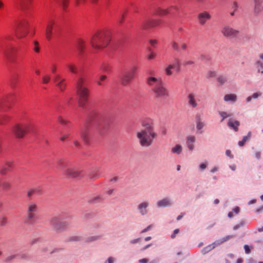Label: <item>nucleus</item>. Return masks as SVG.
Here are the masks:
<instances>
[{
  "instance_id": "obj_59",
  "label": "nucleus",
  "mask_w": 263,
  "mask_h": 263,
  "mask_svg": "<svg viewBox=\"0 0 263 263\" xmlns=\"http://www.w3.org/2000/svg\"><path fill=\"white\" fill-rule=\"evenodd\" d=\"M149 43L153 47H155V46L157 44V41L156 40H149Z\"/></svg>"
},
{
  "instance_id": "obj_39",
  "label": "nucleus",
  "mask_w": 263,
  "mask_h": 263,
  "mask_svg": "<svg viewBox=\"0 0 263 263\" xmlns=\"http://www.w3.org/2000/svg\"><path fill=\"white\" fill-rule=\"evenodd\" d=\"M100 173H99L98 171H95L89 175V177L91 179H95L99 177Z\"/></svg>"
},
{
  "instance_id": "obj_41",
  "label": "nucleus",
  "mask_w": 263,
  "mask_h": 263,
  "mask_svg": "<svg viewBox=\"0 0 263 263\" xmlns=\"http://www.w3.org/2000/svg\"><path fill=\"white\" fill-rule=\"evenodd\" d=\"M11 186V184L8 181H4L2 183V187L3 190H6L9 189Z\"/></svg>"
},
{
  "instance_id": "obj_26",
  "label": "nucleus",
  "mask_w": 263,
  "mask_h": 263,
  "mask_svg": "<svg viewBox=\"0 0 263 263\" xmlns=\"http://www.w3.org/2000/svg\"><path fill=\"white\" fill-rule=\"evenodd\" d=\"M217 245V243L215 241L214 243H213L212 244H211V245L204 247V248H203L201 250V253L203 254H205L206 253H208L210 251L214 249L215 248V246Z\"/></svg>"
},
{
  "instance_id": "obj_64",
  "label": "nucleus",
  "mask_w": 263,
  "mask_h": 263,
  "mask_svg": "<svg viewBox=\"0 0 263 263\" xmlns=\"http://www.w3.org/2000/svg\"><path fill=\"white\" fill-rule=\"evenodd\" d=\"M259 57L262 60V62L261 63H260V62H257V63L258 64H260L261 66L263 67V53L260 54Z\"/></svg>"
},
{
  "instance_id": "obj_55",
  "label": "nucleus",
  "mask_w": 263,
  "mask_h": 263,
  "mask_svg": "<svg viewBox=\"0 0 263 263\" xmlns=\"http://www.w3.org/2000/svg\"><path fill=\"white\" fill-rule=\"evenodd\" d=\"M34 45H35V47L33 48L34 50L36 52H39L40 51V48L39 47L38 42L36 41L34 42Z\"/></svg>"
},
{
  "instance_id": "obj_54",
  "label": "nucleus",
  "mask_w": 263,
  "mask_h": 263,
  "mask_svg": "<svg viewBox=\"0 0 263 263\" xmlns=\"http://www.w3.org/2000/svg\"><path fill=\"white\" fill-rule=\"evenodd\" d=\"M238 7L239 5L238 3L237 2H233L232 4V9L235 10V11H237Z\"/></svg>"
},
{
  "instance_id": "obj_16",
  "label": "nucleus",
  "mask_w": 263,
  "mask_h": 263,
  "mask_svg": "<svg viewBox=\"0 0 263 263\" xmlns=\"http://www.w3.org/2000/svg\"><path fill=\"white\" fill-rule=\"evenodd\" d=\"M172 205L171 200L170 198L166 197L159 200L157 202V206L158 208H164L171 206Z\"/></svg>"
},
{
  "instance_id": "obj_48",
  "label": "nucleus",
  "mask_w": 263,
  "mask_h": 263,
  "mask_svg": "<svg viewBox=\"0 0 263 263\" xmlns=\"http://www.w3.org/2000/svg\"><path fill=\"white\" fill-rule=\"evenodd\" d=\"M33 191L35 195H40L42 193V189L40 187L33 188Z\"/></svg>"
},
{
  "instance_id": "obj_27",
  "label": "nucleus",
  "mask_w": 263,
  "mask_h": 263,
  "mask_svg": "<svg viewBox=\"0 0 263 263\" xmlns=\"http://www.w3.org/2000/svg\"><path fill=\"white\" fill-rule=\"evenodd\" d=\"M76 47L80 53L83 52V49L85 48V42L82 40H78Z\"/></svg>"
},
{
  "instance_id": "obj_7",
  "label": "nucleus",
  "mask_w": 263,
  "mask_h": 263,
  "mask_svg": "<svg viewBox=\"0 0 263 263\" xmlns=\"http://www.w3.org/2000/svg\"><path fill=\"white\" fill-rule=\"evenodd\" d=\"M37 211V206L36 203L31 202L27 204L26 221L28 224H33V219Z\"/></svg>"
},
{
  "instance_id": "obj_9",
  "label": "nucleus",
  "mask_w": 263,
  "mask_h": 263,
  "mask_svg": "<svg viewBox=\"0 0 263 263\" xmlns=\"http://www.w3.org/2000/svg\"><path fill=\"white\" fill-rule=\"evenodd\" d=\"M50 223L52 228L56 231H62L66 229L67 223L61 221L57 217H53L50 220Z\"/></svg>"
},
{
  "instance_id": "obj_33",
  "label": "nucleus",
  "mask_w": 263,
  "mask_h": 263,
  "mask_svg": "<svg viewBox=\"0 0 263 263\" xmlns=\"http://www.w3.org/2000/svg\"><path fill=\"white\" fill-rule=\"evenodd\" d=\"M219 115L222 118L221 122H222L226 118H227L228 117H230L233 115V114L231 113H229L226 111H219Z\"/></svg>"
},
{
  "instance_id": "obj_60",
  "label": "nucleus",
  "mask_w": 263,
  "mask_h": 263,
  "mask_svg": "<svg viewBox=\"0 0 263 263\" xmlns=\"http://www.w3.org/2000/svg\"><path fill=\"white\" fill-rule=\"evenodd\" d=\"M179 232V230L178 229H175L173 233L171 235V238L173 239L176 236V235Z\"/></svg>"
},
{
  "instance_id": "obj_20",
  "label": "nucleus",
  "mask_w": 263,
  "mask_h": 263,
  "mask_svg": "<svg viewBox=\"0 0 263 263\" xmlns=\"http://www.w3.org/2000/svg\"><path fill=\"white\" fill-rule=\"evenodd\" d=\"M227 124L230 128L236 132L238 130V126L240 125V122L237 120L229 119Z\"/></svg>"
},
{
  "instance_id": "obj_8",
  "label": "nucleus",
  "mask_w": 263,
  "mask_h": 263,
  "mask_svg": "<svg viewBox=\"0 0 263 263\" xmlns=\"http://www.w3.org/2000/svg\"><path fill=\"white\" fill-rule=\"evenodd\" d=\"M28 23L25 20L20 21L14 28L15 33L18 37L26 35L27 32Z\"/></svg>"
},
{
  "instance_id": "obj_42",
  "label": "nucleus",
  "mask_w": 263,
  "mask_h": 263,
  "mask_svg": "<svg viewBox=\"0 0 263 263\" xmlns=\"http://www.w3.org/2000/svg\"><path fill=\"white\" fill-rule=\"evenodd\" d=\"M82 239V237L80 236H73L68 238V241H79Z\"/></svg>"
},
{
  "instance_id": "obj_35",
  "label": "nucleus",
  "mask_w": 263,
  "mask_h": 263,
  "mask_svg": "<svg viewBox=\"0 0 263 263\" xmlns=\"http://www.w3.org/2000/svg\"><path fill=\"white\" fill-rule=\"evenodd\" d=\"M103 236L102 235H95V236H92L88 237L87 238L86 241V242H90L93 241L98 240L100 239Z\"/></svg>"
},
{
  "instance_id": "obj_43",
  "label": "nucleus",
  "mask_w": 263,
  "mask_h": 263,
  "mask_svg": "<svg viewBox=\"0 0 263 263\" xmlns=\"http://www.w3.org/2000/svg\"><path fill=\"white\" fill-rule=\"evenodd\" d=\"M171 45H172V47L173 49L175 51H179L180 50L179 46L176 42L173 41L171 43Z\"/></svg>"
},
{
  "instance_id": "obj_58",
  "label": "nucleus",
  "mask_w": 263,
  "mask_h": 263,
  "mask_svg": "<svg viewBox=\"0 0 263 263\" xmlns=\"http://www.w3.org/2000/svg\"><path fill=\"white\" fill-rule=\"evenodd\" d=\"M243 224H244L243 222H241L239 224H236V225L234 226V227H233V229L234 230H236L238 229H239V228H240L241 227L243 226Z\"/></svg>"
},
{
  "instance_id": "obj_2",
  "label": "nucleus",
  "mask_w": 263,
  "mask_h": 263,
  "mask_svg": "<svg viewBox=\"0 0 263 263\" xmlns=\"http://www.w3.org/2000/svg\"><path fill=\"white\" fill-rule=\"evenodd\" d=\"M146 83L149 86H153L152 91L156 98H165L168 96L167 89L162 83L154 77H149L146 79Z\"/></svg>"
},
{
  "instance_id": "obj_52",
  "label": "nucleus",
  "mask_w": 263,
  "mask_h": 263,
  "mask_svg": "<svg viewBox=\"0 0 263 263\" xmlns=\"http://www.w3.org/2000/svg\"><path fill=\"white\" fill-rule=\"evenodd\" d=\"M33 195H35L34 194V191H33V189H31L30 190H29L27 192V197L29 198H31V196Z\"/></svg>"
},
{
  "instance_id": "obj_1",
  "label": "nucleus",
  "mask_w": 263,
  "mask_h": 263,
  "mask_svg": "<svg viewBox=\"0 0 263 263\" xmlns=\"http://www.w3.org/2000/svg\"><path fill=\"white\" fill-rule=\"evenodd\" d=\"M142 126L144 128L137 133V137L142 146L148 147L153 144L157 134L155 132L152 123L144 122Z\"/></svg>"
},
{
  "instance_id": "obj_4",
  "label": "nucleus",
  "mask_w": 263,
  "mask_h": 263,
  "mask_svg": "<svg viewBox=\"0 0 263 263\" xmlns=\"http://www.w3.org/2000/svg\"><path fill=\"white\" fill-rule=\"evenodd\" d=\"M85 79L80 77L76 83V93L78 97L79 106L83 107L86 104L89 93V89L84 86Z\"/></svg>"
},
{
  "instance_id": "obj_46",
  "label": "nucleus",
  "mask_w": 263,
  "mask_h": 263,
  "mask_svg": "<svg viewBox=\"0 0 263 263\" xmlns=\"http://www.w3.org/2000/svg\"><path fill=\"white\" fill-rule=\"evenodd\" d=\"M7 223V218L6 216H3L0 217V225L1 226H5Z\"/></svg>"
},
{
  "instance_id": "obj_56",
  "label": "nucleus",
  "mask_w": 263,
  "mask_h": 263,
  "mask_svg": "<svg viewBox=\"0 0 263 263\" xmlns=\"http://www.w3.org/2000/svg\"><path fill=\"white\" fill-rule=\"evenodd\" d=\"M244 249L246 254H249L251 252V250L248 245H245L244 246Z\"/></svg>"
},
{
  "instance_id": "obj_37",
  "label": "nucleus",
  "mask_w": 263,
  "mask_h": 263,
  "mask_svg": "<svg viewBox=\"0 0 263 263\" xmlns=\"http://www.w3.org/2000/svg\"><path fill=\"white\" fill-rule=\"evenodd\" d=\"M58 167L60 169H62L64 167L67 168L68 166V163L67 162H66L65 161H63L62 160H59L58 161Z\"/></svg>"
},
{
  "instance_id": "obj_40",
  "label": "nucleus",
  "mask_w": 263,
  "mask_h": 263,
  "mask_svg": "<svg viewBox=\"0 0 263 263\" xmlns=\"http://www.w3.org/2000/svg\"><path fill=\"white\" fill-rule=\"evenodd\" d=\"M107 76L105 75H101L100 76L99 80L97 82L98 85H101L103 84V82L107 80Z\"/></svg>"
},
{
  "instance_id": "obj_10",
  "label": "nucleus",
  "mask_w": 263,
  "mask_h": 263,
  "mask_svg": "<svg viewBox=\"0 0 263 263\" xmlns=\"http://www.w3.org/2000/svg\"><path fill=\"white\" fill-rule=\"evenodd\" d=\"M82 171L74 167L68 166L64 170L63 174L67 178H76L81 176Z\"/></svg>"
},
{
  "instance_id": "obj_25",
  "label": "nucleus",
  "mask_w": 263,
  "mask_h": 263,
  "mask_svg": "<svg viewBox=\"0 0 263 263\" xmlns=\"http://www.w3.org/2000/svg\"><path fill=\"white\" fill-rule=\"evenodd\" d=\"M32 0H21L20 2V7L22 10H25L29 8V6L31 5Z\"/></svg>"
},
{
  "instance_id": "obj_13",
  "label": "nucleus",
  "mask_w": 263,
  "mask_h": 263,
  "mask_svg": "<svg viewBox=\"0 0 263 263\" xmlns=\"http://www.w3.org/2000/svg\"><path fill=\"white\" fill-rule=\"evenodd\" d=\"M211 18V15L208 11H203L197 15L198 23L200 25H204Z\"/></svg>"
},
{
  "instance_id": "obj_45",
  "label": "nucleus",
  "mask_w": 263,
  "mask_h": 263,
  "mask_svg": "<svg viewBox=\"0 0 263 263\" xmlns=\"http://www.w3.org/2000/svg\"><path fill=\"white\" fill-rule=\"evenodd\" d=\"M16 255H10L8 256L4 260V261L6 263H9L11 262L13 259H15Z\"/></svg>"
},
{
  "instance_id": "obj_53",
  "label": "nucleus",
  "mask_w": 263,
  "mask_h": 263,
  "mask_svg": "<svg viewBox=\"0 0 263 263\" xmlns=\"http://www.w3.org/2000/svg\"><path fill=\"white\" fill-rule=\"evenodd\" d=\"M180 50H185L187 47V44L185 43H181L180 44V46L179 47Z\"/></svg>"
},
{
  "instance_id": "obj_17",
  "label": "nucleus",
  "mask_w": 263,
  "mask_h": 263,
  "mask_svg": "<svg viewBox=\"0 0 263 263\" xmlns=\"http://www.w3.org/2000/svg\"><path fill=\"white\" fill-rule=\"evenodd\" d=\"M254 11L255 14H258L263 11V1H253Z\"/></svg>"
},
{
  "instance_id": "obj_51",
  "label": "nucleus",
  "mask_w": 263,
  "mask_h": 263,
  "mask_svg": "<svg viewBox=\"0 0 263 263\" xmlns=\"http://www.w3.org/2000/svg\"><path fill=\"white\" fill-rule=\"evenodd\" d=\"M58 121L63 125L66 124L68 122L67 120L63 119L61 117H59Z\"/></svg>"
},
{
  "instance_id": "obj_29",
  "label": "nucleus",
  "mask_w": 263,
  "mask_h": 263,
  "mask_svg": "<svg viewBox=\"0 0 263 263\" xmlns=\"http://www.w3.org/2000/svg\"><path fill=\"white\" fill-rule=\"evenodd\" d=\"M174 8L173 7L170 8L168 9H164L161 8H159L156 12V13L160 16H163L166 15L168 13L171 12V10Z\"/></svg>"
},
{
  "instance_id": "obj_34",
  "label": "nucleus",
  "mask_w": 263,
  "mask_h": 263,
  "mask_svg": "<svg viewBox=\"0 0 263 263\" xmlns=\"http://www.w3.org/2000/svg\"><path fill=\"white\" fill-rule=\"evenodd\" d=\"M251 136V132H249L248 133V135L247 136L243 137L242 140L239 141V142H238L239 146H243L244 144H245V143L246 142V141L250 138Z\"/></svg>"
},
{
  "instance_id": "obj_32",
  "label": "nucleus",
  "mask_w": 263,
  "mask_h": 263,
  "mask_svg": "<svg viewBox=\"0 0 263 263\" xmlns=\"http://www.w3.org/2000/svg\"><path fill=\"white\" fill-rule=\"evenodd\" d=\"M196 128L198 130L201 129L204 126V124L201 120L199 116H197L196 117Z\"/></svg>"
},
{
  "instance_id": "obj_6",
  "label": "nucleus",
  "mask_w": 263,
  "mask_h": 263,
  "mask_svg": "<svg viewBox=\"0 0 263 263\" xmlns=\"http://www.w3.org/2000/svg\"><path fill=\"white\" fill-rule=\"evenodd\" d=\"M137 67L135 66L132 67L128 71H125L121 77V83L123 86H127L134 78Z\"/></svg>"
},
{
  "instance_id": "obj_23",
  "label": "nucleus",
  "mask_w": 263,
  "mask_h": 263,
  "mask_svg": "<svg viewBox=\"0 0 263 263\" xmlns=\"http://www.w3.org/2000/svg\"><path fill=\"white\" fill-rule=\"evenodd\" d=\"M89 130L88 127H85L81 132V137L82 139L85 142H88L89 141Z\"/></svg>"
},
{
  "instance_id": "obj_15",
  "label": "nucleus",
  "mask_w": 263,
  "mask_h": 263,
  "mask_svg": "<svg viewBox=\"0 0 263 263\" xmlns=\"http://www.w3.org/2000/svg\"><path fill=\"white\" fill-rule=\"evenodd\" d=\"M54 81L56 82V86L61 91H63L65 89L66 84L65 83L64 79H60V76L58 75L55 77Z\"/></svg>"
},
{
  "instance_id": "obj_28",
  "label": "nucleus",
  "mask_w": 263,
  "mask_h": 263,
  "mask_svg": "<svg viewBox=\"0 0 263 263\" xmlns=\"http://www.w3.org/2000/svg\"><path fill=\"white\" fill-rule=\"evenodd\" d=\"M176 67V65L175 64H169L167 67H166L164 69L165 74L167 76H170L173 74L172 69Z\"/></svg>"
},
{
  "instance_id": "obj_18",
  "label": "nucleus",
  "mask_w": 263,
  "mask_h": 263,
  "mask_svg": "<svg viewBox=\"0 0 263 263\" xmlns=\"http://www.w3.org/2000/svg\"><path fill=\"white\" fill-rule=\"evenodd\" d=\"M196 95L193 93H190L187 96L188 103L190 106L193 108H196L198 106V103L196 101Z\"/></svg>"
},
{
  "instance_id": "obj_12",
  "label": "nucleus",
  "mask_w": 263,
  "mask_h": 263,
  "mask_svg": "<svg viewBox=\"0 0 263 263\" xmlns=\"http://www.w3.org/2000/svg\"><path fill=\"white\" fill-rule=\"evenodd\" d=\"M161 23L160 20L146 19L141 23V27L143 29H147L159 26Z\"/></svg>"
},
{
  "instance_id": "obj_14",
  "label": "nucleus",
  "mask_w": 263,
  "mask_h": 263,
  "mask_svg": "<svg viewBox=\"0 0 263 263\" xmlns=\"http://www.w3.org/2000/svg\"><path fill=\"white\" fill-rule=\"evenodd\" d=\"M149 205V203L147 201H143L139 203L137 206V209L139 213L141 215H145L147 214V208Z\"/></svg>"
},
{
  "instance_id": "obj_57",
  "label": "nucleus",
  "mask_w": 263,
  "mask_h": 263,
  "mask_svg": "<svg viewBox=\"0 0 263 263\" xmlns=\"http://www.w3.org/2000/svg\"><path fill=\"white\" fill-rule=\"evenodd\" d=\"M195 64V62L193 61L189 60L184 62V65L185 66L187 65H193Z\"/></svg>"
},
{
  "instance_id": "obj_49",
  "label": "nucleus",
  "mask_w": 263,
  "mask_h": 263,
  "mask_svg": "<svg viewBox=\"0 0 263 263\" xmlns=\"http://www.w3.org/2000/svg\"><path fill=\"white\" fill-rule=\"evenodd\" d=\"M216 72L213 71H209L206 73V77L207 78H212L216 76Z\"/></svg>"
},
{
  "instance_id": "obj_21",
  "label": "nucleus",
  "mask_w": 263,
  "mask_h": 263,
  "mask_svg": "<svg viewBox=\"0 0 263 263\" xmlns=\"http://www.w3.org/2000/svg\"><path fill=\"white\" fill-rule=\"evenodd\" d=\"M196 138L194 136H189L186 138V145L189 149L192 151L194 148V143Z\"/></svg>"
},
{
  "instance_id": "obj_24",
  "label": "nucleus",
  "mask_w": 263,
  "mask_h": 263,
  "mask_svg": "<svg viewBox=\"0 0 263 263\" xmlns=\"http://www.w3.org/2000/svg\"><path fill=\"white\" fill-rule=\"evenodd\" d=\"M237 96L234 93L227 94L224 96V101L225 102H235L237 101Z\"/></svg>"
},
{
  "instance_id": "obj_63",
  "label": "nucleus",
  "mask_w": 263,
  "mask_h": 263,
  "mask_svg": "<svg viewBox=\"0 0 263 263\" xmlns=\"http://www.w3.org/2000/svg\"><path fill=\"white\" fill-rule=\"evenodd\" d=\"M115 258L112 257H110L107 259L108 263H114Z\"/></svg>"
},
{
  "instance_id": "obj_31",
  "label": "nucleus",
  "mask_w": 263,
  "mask_h": 263,
  "mask_svg": "<svg viewBox=\"0 0 263 263\" xmlns=\"http://www.w3.org/2000/svg\"><path fill=\"white\" fill-rule=\"evenodd\" d=\"M68 70L72 73H78V68L76 65L73 63H69L67 65Z\"/></svg>"
},
{
  "instance_id": "obj_47",
  "label": "nucleus",
  "mask_w": 263,
  "mask_h": 263,
  "mask_svg": "<svg viewBox=\"0 0 263 263\" xmlns=\"http://www.w3.org/2000/svg\"><path fill=\"white\" fill-rule=\"evenodd\" d=\"M50 80V77L48 74L44 76L42 78L43 83L44 84H47L49 82Z\"/></svg>"
},
{
  "instance_id": "obj_61",
  "label": "nucleus",
  "mask_w": 263,
  "mask_h": 263,
  "mask_svg": "<svg viewBox=\"0 0 263 263\" xmlns=\"http://www.w3.org/2000/svg\"><path fill=\"white\" fill-rule=\"evenodd\" d=\"M226 154L227 156L231 158H233V156L231 154V152L230 150H227L226 152Z\"/></svg>"
},
{
  "instance_id": "obj_38",
  "label": "nucleus",
  "mask_w": 263,
  "mask_h": 263,
  "mask_svg": "<svg viewBox=\"0 0 263 263\" xmlns=\"http://www.w3.org/2000/svg\"><path fill=\"white\" fill-rule=\"evenodd\" d=\"M234 237V235H227V236L223 237L220 240L216 241V243L217 245H220L223 242L227 241V240H229L230 239H231Z\"/></svg>"
},
{
  "instance_id": "obj_62",
  "label": "nucleus",
  "mask_w": 263,
  "mask_h": 263,
  "mask_svg": "<svg viewBox=\"0 0 263 263\" xmlns=\"http://www.w3.org/2000/svg\"><path fill=\"white\" fill-rule=\"evenodd\" d=\"M152 227V225H149V226H148L147 227H146V228H145L144 229H143L142 231H141V233H145L148 231H149L151 228Z\"/></svg>"
},
{
  "instance_id": "obj_50",
  "label": "nucleus",
  "mask_w": 263,
  "mask_h": 263,
  "mask_svg": "<svg viewBox=\"0 0 263 263\" xmlns=\"http://www.w3.org/2000/svg\"><path fill=\"white\" fill-rule=\"evenodd\" d=\"M156 56V54L154 52L152 51L147 55V59L149 60H153L155 59Z\"/></svg>"
},
{
  "instance_id": "obj_3",
  "label": "nucleus",
  "mask_w": 263,
  "mask_h": 263,
  "mask_svg": "<svg viewBox=\"0 0 263 263\" xmlns=\"http://www.w3.org/2000/svg\"><path fill=\"white\" fill-rule=\"evenodd\" d=\"M110 41V34L108 31H100L94 34L90 39L91 46L96 50L106 47Z\"/></svg>"
},
{
  "instance_id": "obj_30",
  "label": "nucleus",
  "mask_w": 263,
  "mask_h": 263,
  "mask_svg": "<svg viewBox=\"0 0 263 263\" xmlns=\"http://www.w3.org/2000/svg\"><path fill=\"white\" fill-rule=\"evenodd\" d=\"M182 151V147L180 144L176 145L174 147L172 148L171 152L173 154L177 155L180 154Z\"/></svg>"
},
{
  "instance_id": "obj_5",
  "label": "nucleus",
  "mask_w": 263,
  "mask_h": 263,
  "mask_svg": "<svg viewBox=\"0 0 263 263\" xmlns=\"http://www.w3.org/2000/svg\"><path fill=\"white\" fill-rule=\"evenodd\" d=\"M33 127V124L31 122L24 123L15 126L13 132L17 138H22L25 134L31 131Z\"/></svg>"
},
{
  "instance_id": "obj_11",
  "label": "nucleus",
  "mask_w": 263,
  "mask_h": 263,
  "mask_svg": "<svg viewBox=\"0 0 263 263\" xmlns=\"http://www.w3.org/2000/svg\"><path fill=\"white\" fill-rule=\"evenodd\" d=\"M221 32L225 37L233 38L238 35L239 31L229 26H224L221 29Z\"/></svg>"
},
{
  "instance_id": "obj_19",
  "label": "nucleus",
  "mask_w": 263,
  "mask_h": 263,
  "mask_svg": "<svg viewBox=\"0 0 263 263\" xmlns=\"http://www.w3.org/2000/svg\"><path fill=\"white\" fill-rule=\"evenodd\" d=\"M54 24V21L53 20H51L49 22L46 27V36L48 40H50L51 38V35L52 34V28Z\"/></svg>"
},
{
  "instance_id": "obj_36",
  "label": "nucleus",
  "mask_w": 263,
  "mask_h": 263,
  "mask_svg": "<svg viewBox=\"0 0 263 263\" xmlns=\"http://www.w3.org/2000/svg\"><path fill=\"white\" fill-rule=\"evenodd\" d=\"M261 92H257L254 93L252 96H249L246 99L247 102H249L251 101L252 99H257L258 97L261 96Z\"/></svg>"
},
{
  "instance_id": "obj_22",
  "label": "nucleus",
  "mask_w": 263,
  "mask_h": 263,
  "mask_svg": "<svg viewBox=\"0 0 263 263\" xmlns=\"http://www.w3.org/2000/svg\"><path fill=\"white\" fill-rule=\"evenodd\" d=\"M12 165V162L7 161L5 165L0 168V173L3 175H5L7 171H9L10 170Z\"/></svg>"
},
{
  "instance_id": "obj_44",
  "label": "nucleus",
  "mask_w": 263,
  "mask_h": 263,
  "mask_svg": "<svg viewBox=\"0 0 263 263\" xmlns=\"http://www.w3.org/2000/svg\"><path fill=\"white\" fill-rule=\"evenodd\" d=\"M227 78L224 76H221L217 78V81L220 85L223 84L224 83L227 82Z\"/></svg>"
}]
</instances>
